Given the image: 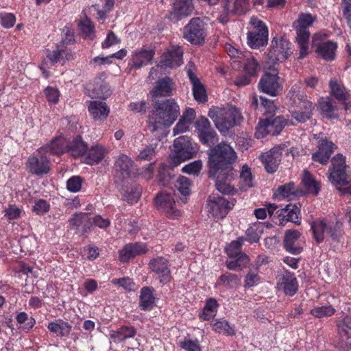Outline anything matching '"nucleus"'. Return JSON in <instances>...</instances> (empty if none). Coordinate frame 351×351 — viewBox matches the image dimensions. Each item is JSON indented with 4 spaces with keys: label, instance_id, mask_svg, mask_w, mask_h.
<instances>
[{
    "label": "nucleus",
    "instance_id": "c756f323",
    "mask_svg": "<svg viewBox=\"0 0 351 351\" xmlns=\"http://www.w3.org/2000/svg\"><path fill=\"white\" fill-rule=\"evenodd\" d=\"M147 251V247L143 243H135L126 245L119 252V259L121 262L126 263L130 258Z\"/></svg>",
    "mask_w": 351,
    "mask_h": 351
},
{
    "label": "nucleus",
    "instance_id": "f8f14e48",
    "mask_svg": "<svg viewBox=\"0 0 351 351\" xmlns=\"http://www.w3.org/2000/svg\"><path fill=\"white\" fill-rule=\"evenodd\" d=\"M287 123L288 120L282 116L261 119L256 128V132L255 134L257 138H263L267 134L276 136L280 133Z\"/></svg>",
    "mask_w": 351,
    "mask_h": 351
},
{
    "label": "nucleus",
    "instance_id": "4be33fe9",
    "mask_svg": "<svg viewBox=\"0 0 351 351\" xmlns=\"http://www.w3.org/2000/svg\"><path fill=\"white\" fill-rule=\"evenodd\" d=\"M176 89L175 83L172 79L165 77L159 79L154 88L150 91V95L153 98L169 97L173 95V90Z\"/></svg>",
    "mask_w": 351,
    "mask_h": 351
},
{
    "label": "nucleus",
    "instance_id": "c03bdc74",
    "mask_svg": "<svg viewBox=\"0 0 351 351\" xmlns=\"http://www.w3.org/2000/svg\"><path fill=\"white\" fill-rule=\"evenodd\" d=\"M302 182L306 192L313 195H317L319 191V184L315 181L313 176L306 170L303 172Z\"/></svg>",
    "mask_w": 351,
    "mask_h": 351
},
{
    "label": "nucleus",
    "instance_id": "5fc2aeb1",
    "mask_svg": "<svg viewBox=\"0 0 351 351\" xmlns=\"http://www.w3.org/2000/svg\"><path fill=\"white\" fill-rule=\"evenodd\" d=\"M277 193L282 197H289L291 195H298L302 194V191L299 192L295 189V183L293 182L280 186L277 189Z\"/></svg>",
    "mask_w": 351,
    "mask_h": 351
},
{
    "label": "nucleus",
    "instance_id": "0e129e2a",
    "mask_svg": "<svg viewBox=\"0 0 351 351\" xmlns=\"http://www.w3.org/2000/svg\"><path fill=\"white\" fill-rule=\"evenodd\" d=\"M202 167V162L201 160H195L189 165H185L182 168V171L189 174H195L198 173Z\"/></svg>",
    "mask_w": 351,
    "mask_h": 351
},
{
    "label": "nucleus",
    "instance_id": "9b49d317",
    "mask_svg": "<svg viewBox=\"0 0 351 351\" xmlns=\"http://www.w3.org/2000/svg\"><path fill=\"white\" fill-rule=\"evenodd\" d=\"M330 96L339 101V107H337L330 100V119H335L337 118L335 110H342L346 112L349 108L350 104L348 101L350 94L342 82L330 80Z\"/></svg>",
    "mask_w": 351,
    "mask_h": 351
},
{
    "label": "nucleus",
    "instance_id": "09e8293b",
    "mask_svg": "<svg viewBox=\"0 0 351 351\" xmlns=\"http://www.w3.org/2000/svg\"><path fill=\"white\" fill-rule=\"evenodd\" d=\"M136 334V330L132 326H122L112 335L114 341H122L128 338L133 337Z\"/></svg>",
    "mask_w": 351,
    "mask_h": 351
},
{
    "label": "nucleus",
    "instance_id": "e433bc0d",
    "mask_svg": "<svg viewBox=\"0 0 351 351\" xmlns=\"http://www.w3.org/2000/svg\"><path fill=\"white\" fill-rule=\"evenodd\" d=\"M312 160L322 165H326L329 160V142L326 138L319 141L318 150L312 155Z\"/></svg>",
    "mask_w": 351,
    "mask_h": 351
},
{
    "label": "nucleus",
    "instance_id": "423d86ee",
    "mask_svg": "<svg viewBox=\"0 0 351 351\" xmlns=\"http://www.w3.org/2000/svg\"><path fill=\"white\" fill-rule=\"evenodd\" d=\"M258 84V90L271 97H276L282 90L283 80L278 76V69L268 68Z\"/></svg>",
    "mask_w": 351,
    "mask_h": 351
},
{
    "label": "nucleus",
    "instance_id": "39448f33",
    "mask_svg": "<svg viewBox=\"0 0 351 351\" xmlns=\"http://www.w3.org/2000/svg\"><path fill=\"white\" fill-rule=\"evenodd\" d=\"M198 152L197 144L188 136H180L174 140L172 162H180L193 158Z\"/></svg>",
    "mask_w": 351,
    "mask_h": 351
},
{
    "label": "nucleus",
    "instance_id": "774afa93",
    "mask_svg": "<svg viewBox=\"0 0 351 351\" xmlns=\"http://www.w3.org/2000/svg\"><path fill=\"white\" fill-rule=\"evenodd\" d=\"M220 280L223 284H226L230 287L237 285L239 282V277L236 274L230 273H226L221 275Z\"/></svg>",
    "mask_w": 351,
    "mask_h": 351
},
{
    "label": "nucleus",
    "instance_id": "338daca9",
    "mask_svg": "<svg viewBox=\"0 0 351 351\" xmlns=\"http://www.w3.org/2000/svg\"><path fill=\"white\" fill-rule=\"evenodd\" d=\"M0 19L1 25L5 28L13 27L16 22L14 15L10 13H1Z\"/></svg>",
    "mask_w": 351,
    "mask_h": 351
},
{
    "label": "nucleus",
    "instance_id": "cd10ccee",
    "mask_svg": "<svg viewBox=\"0 0 351 351\" xmlns=\"http://www.w3.org/2000/svg\"><path fill=\"white\" fill-rule=\"evenodd\" d=\"M278 288L286 295H293L298 290V282L295 277L289 272L285 271L279 278Z\"/></svg>",
    "mask_w": 351,
    "mask_h": 351
},
{
    "label": "nucleus",
    "instance_id": "c85d7f7f",
    "mask_svg": "<svg viewBox=\"0 0 351 351\" xmlns=\"http://www.w3.org/2000/svg\"><path fill=\"white\" fill-rule=\"evenodd\" d=\"M38 154L39 156H33L29 158L30 172L38 176L47 174L49 171V160L43 154L39 153Z\"/></svg>",
    "mask_w": 351,
    "mask_h": 351
},
{
    "label": "nucleus",
    "instance_id": "37998d69",
    "mask_svg": "<svg viewBox=\"0 0 351 351\" xmlns=\"http://www.w3.org/2000/svg\"><path fill=\"white\" fill-rule=\"evenodd\" d=\"M104 149L102 147L96 145L88 151L84 162L88 165H95L101 161L104 157Z\"/></svg>",
    "mask_w": 351,
    "mask_h": 351
},
{
    "label": "nucleus",
    "instance_id": "e2e57ef3",
    "mask_svg": "<svg viewBox=\"0 0 351 351\" xmlns=\"http://www.w3.org/2000/svg\"><path fill=\"white\" fill-rule=\"evenodd\" d=\"M82 179L79 176L71 178L66 183V187L69 191L77 192L81 189Z\"/></svg>",
    "mask_w": 351,
    "mask_h": 351
},
{
    "label": "nucleus",
    "instance_id": "bb28decb",
    "mask_svg": "<svg viewBox=\"0 0 351 351\" xmlns=\"http://www.w3.org/2000/svg\"><path fill=\"white\" fill-rule=\"evenodd\" d=\"M88 110L95 121H101L108 117L110 108L106 103L100 101H90Z\"/></svg>",
    "mask_w": 351,
    "mask_h": 351
},
{
    "label": "nucleus",
    "instance_id": "f03ea898",
    "mask_svg": "<svg viewBox=\"0 0 351 351\" xmlns=\"http://www.w3.org/2000/svg\"><path fill=\"white\" fill-rule=\"evenodd\" d=\"M207 154L209 175L215 176L222 171H234L232 165L235 162L237 156L230 145L221 143L208 149Z\"/></svg>",
    "mask_w": 351,
    "mask_h": 351
},
{
    "label": "nucleus",
    "instance_id": "9d476101",
    "mask_svg": "<svg viewBox=\"0 0 351 351\" xmlns=\"http://www.w3.org/2000/svg\"><path fill=\"white\" fill-rule=\"evenodd\" d=\"M208 212L217 219H223L228 211L235 205L236 199L229 197L225 198L215 194H211L208 199Z\"/></svg>",
    "mask_w": 351,
    "mask_h": 351
},
{
    "label": "nucleus",
    "instance_id": "3c124183",
    "mask_svg": "<svg viewBox=\"0 0 351 351\" xmlns=\"http://www.w3.org/2000/svg\"><path fill=\"white\" fill-rule=\"evenodd\" d=\"M260 110L265 111V118L271 119L274 117L277 108L274 105V101L262 96H260Z\"/></svg>",
    "mask_w": 351,
    "mask_h": 351
},
{
    "label": "nucleus",
    "instance_id": "58836bf2",
    "mask_svg": "<svg viewBox=\"0 0 351 351\" xmlns=\"http://www.w3.org/2000/svg\"><path fill=\"white\" fill-rule=\"evenodd\" d=\"M175 187L182 195L180 198L181 204L187 202V197L191 194V182L189 178L184 176H179L176 179Z\"/></svg>",
    "mask_w": 351,
    "mask_h": 351
},
{
    "label": "nucleus",
    "instance_id": "ea45409f",
    "mask_svg": "<svg viewBox=\"0 0 351 351\" xmlns=\"http://www.w3.org/2000/svg\"><path fill=\"white\" fill-rule=\"evenodd\" d=\"M66 148L73 157L81 156L88 150L87 144L82 141L80 136H77L72 142L67 144Z\"/></svg>",
    "mask_w": 351,
    "mask_h": 351
},
{
    "label": "nucleus",
    "instance_id": "052dcab7",
    "mask_svg": "<svg viewBox=\"0 0 351 351\" xmlns=\"http://www.w3.org/2000/svg\"><path fill=\"white\" fill-rule=\"evenodd\" d=\"M243 238H239L237 240L232 241L226 248L228 255L230 256L241 254V253L239 250L243 245Z\"/></svg>",
    "mask_w": 351,
    "mask_h": 351
},
{
    "label": "nucleus",
    "instance_id": "6e6552de",
    "mask_svg": "<svg viewBox=\"0 0 351 351\" xmlns=\"http://www.w3.org/2000/svg\"><path fill=\"white\" fill-rule=\"evenodd\" d=\"M175 193L171 194L166 192H161L154 199L155 206L160 212L165 213L167 217L177 219L181 215L178 205L180 202H176Z\"/></svg>",
    "mask_w": 351,
    "mask_h": 351
},
{
    "label": "nucleus",
    "instance_id": "412c9836",
    "mask_svg": "<svg viewBox=\"0 0 351 351\" xmlns=\"http://www.w3.org/2000/svg\"><path fill=\"white\" fill-rule=\"evenodd\" d=\"M234 171H222L217 173L215 176L209 175L210 178H216V188L219 192L223 195H234L237 193L232 187L230 181L233 178Z\"/></svg>",
    "mask_w": 351,
    "mask_h": 351
},
{
    "label": "nucleus",
    "instance_id": "0eeeda50",
    "mask_svg": "<svg viewBox=\"0 0 351 351\" xmlns=\"http://www.w3.org/2000/svg\"><path fill=\"white\" fill-rule=\"evenodd\" d=\"M115 183L118 189H122L125 183L131 180L133 176L136 173V169L134 162L125 154L119 156L114 163Z\"/></svg>",
    "mask_w": 351,
    "mask_h": 351
},
{
    "label": "nucleus",
    "instance_id": "de8ad7c7",
    "mask_svg": "<svg viewBox=\"0 0 351 351\" xmlns=\"http://www.w3.org/2000/svg\"><path fill=\"white\" fill-rule=\"evenodd\" d=\"M327 227V223L324 220L315 221L311 223V230L313 238L317 243H319L324 241V231Z\"/></svg>",
    "mask_w": 351,
    "mask_h": 351
},
{
    "label": "nucleus",
    "instance_id": "4468645a",
    "mask_svg": "<svg viewBox=\"0 0 351 351\" xmlns=\"http://www.w3.org/2000/svg\"><path fill=\"white\" fill-rule=\"evenodd\" d=\"M337 337L335 342V348L339 351L351 350V316H346L336 323Z\"/></svg>",
    "mask_w": 351,
    "mask_h": 351
},
{
    "label": "nucleus",
    "instance_id": "c9c22d12",
    "mask_svg": "<svg viewBox=\"0 0 351 351\" xmlns=\"http://www.w3.org/2000/svg\"><path fill=\"white\" fill-rule=\"evenodd\" d=\"M66 145L64 138L56 137L51 141L50 144L40 147L38 152L40 154L50 152L52 154L59 155L64 152Z\"/></svg>",
    "mask_w": 351,
    "mask_h": 351
},
{
    "label": "nucleus",
    "instance_id": "a19ab883",
    "mask_svg": "<svg viewBox=\"0 0 351 351\" xmlns=\"http://www.w3.org/2000/svg\"><path fill=\"white\" fill-rule=\"evenodd\" d=\"M154 304L152 289L148 287H143L141 291L140 306L144 311L149 310Z\"/></svg>",
    "mask_w": 351,
    "mask_h": 351
},
{
    "label": "nucleus",
    "instance_id": "7c9ffc66",
    "mask_svg": "<svg viewBox=\"0 0 351 351\" xmlns=\"http://www.w3.org/2000/svg\"><path fill=\"white\" fill-rule=\"evenodd\" d=\"M187 74L193 84V95L194 99L199 103L204 104L206 102L207 95L204 85L200 82L199 78L191 71V69H188Z\"/></svg>",
    "mask_w": 351,
    "mask_h": 351
},
{
    "label": "nucleus",
    "instance_id": "2f4dec72",
    "mask_svg": "<svg viewBox=\"0 0 351 351\" xmlns=\"http://www.w3.org/2000/svg\"><path fill=\"white\" fill-rule=\"evenodd\" d=\"M247 44L252 49H260L265 47L268 41L267 28L262 29V32L252 31L247 34Z\"/></svg>",
    "mask_w": 351,
    "mask_h": 351
},
{
    "label": "nucleus",
    "instance_id": "7ed1b4c3",
    "mask_svg": "<svg viewBox=\"0 0 351 351\" xmlns=\"http://www.w3.org/2000/svg\"><path fill=\"white\" fill-rule=\"evenodd\" d=\"M208 115L221 132H226L235 125L239 124L242 119L239 110L234 107L230 108L213 107L210 109Z\"/></svg>",
    "mask_w": 351,
    "mask_h": 351
},
{
    "label": "nucleus",
    "instance_id": "4c0bfd02",
    "mask_svg": "<svg viewBox=\"0 0 351 351\" xmlns=\"http://www.w3.org/2000/svg\"><path fill=\"white\" fill-rule=\"evenodd\" d=\"M313 108L312 102H305L304 106L298 108V110H293L291 112V116L298 122L304 123L312 117Z\"/></svg>",
    "mask_w": 351,
    "mask_h": 351
},
{
    "label": "nucleus",
    "instance_id": "20e7f679",
    "mask_svg": "<svg viewBox=\"0 0 351 351\" xmlns=\"http://www.w3.org/2000/svg\"><path fill=\"white\" fill-rule=\"evenodd\" d=\"M315 16L308 13H302L298 19L293 23V27L297 32L296 41L300 47L299 59L308 54V43L310 32L308 27L315 21Z\"/></svg>",
    "mask_w": 351,
    "mask_h": 351
},
{
    "label": "nucleus",
    "instance_id": "49530a36",
    "mask_svg": "<svg viewBox=\"0 0 351 351\" xmlns=\"http://www.w3.org/2000/svg\"><path fill=\"white\" fill-rule=\"evenodd\" d=\"M230 258H234V261H228L227 267L232 270H241L249 263V258L245 254H237L236 256H230Z\"/></svg>",
    "mask_w": 351,
    "mask_h": 351
},
{
    "label": "nucleus",
    "instance_id": "864d4df0",
    "mask_svg": "<svg viewBox=\"0 0 351 351\" xmlns=\"http://www.w3.org/2000/svg\"><path fill=\"white\" fill-rule=\"evenodd\" d=\"M213 330L219 333H223L227 335H234V329L231 326L228 322L226 320L217 321L213 326Z\"/></svg>",
    "mask_w": 351,
    "mask_h": 351
},
{
    "label": "nucleus",
    "instance_id": "2eb2a0df",
    "mask_svg": "<svg viewBox=\"0 0 351 351\" xmlns=\"http://www.w3.org/2000/svg\"><path fill=\"white\" fill-rule=\"evenodd\" d=\"M291 53L290 43L287 40L284 38H281L280 40L276 38L272 39L268 53L269 60L272 64L287 60Z\"/></svg>",
    "mask_w": 351,
    "mask_h": 351
},
{
    "label": "nucleus",
    "instance_id": "72a5a7b5",
    "mask_svg": "<svg viewBox=\"0 0 351 351\" xmlns=\"http://www.w3.org/2000/svg\"><path fill=\"white\" fill-rule=\"evenodd\" d=\"M300 237V233L298 230H288L285 232L284 246L287 252L293 254H298L301 252L302 247L295 245Z\"/></svg>",
    "mask_w": 351,
    "mask_h": 351
},
{
    "label": "nucleus",
    "instance_id": "ddd939ff",
    "mask_svg": "<svg viewBox=\"0 0 351 351\" xmlns=\"http://www.w3.org/2000/svg\"><path fill=\"white\" fill-rule=\"evenodd\" d=\"M330 180L336 185L341 186L348 184V175L346 165V158L341 154H337L330 159Z\"/></svg>",
    "mask_w": 351,
    "mask_h": 351
},
{
    "label": "nucleus",
    "instance_id": "6e6d98bb",
    "mask_svg": "<svg viewBox=\"0 0 351 351\" xmlns=\"http://www.w3.org/2000/svg\"><path fill=\"white\" fill-rule=\"evenodd\" d=\"M263 231V227L261 224L249 228L246 230V237L247 240L250 243L258 242Z\"/></svg>",
    "mask_w": 351,
    "mask_h": 351
},
{
    "label": "nucleus",
    "instance_id": "79ce46f5",
    "mask_svg": "<svg viewBox=\"0 0 351 351\" xmlns=\"http://www.w3.org/2000/svg\"><path fill=\"white\" fill-rule=\"evenodd\" d=\"M154 51L152 50L143 49L136 53L133 56V66L136 69L141 68L143 65L148 64L153 58Z\"/></svg>",
    "mask_w": 351,
    "mask_h": 351
},
{
    "label": "nucleus",
    "instance_id": "393cba45",
    "mask_svg": "<svg viewBox=\"0 0 351 351\" xmlns=\"http://www.w3.org/2000/svg\"><path fill=\"white\" fill-rule=\"evenodd\" d=\"M312 47L318 56L329 60V36L327 34H315L312 38Z\"/></svg>",
    "mask_w": 351,
    "mask_h": 351
},
{
    "label": "nucleus",
    "instance_id": "6ab92c4d",
    "mask_svg": "<svg viewBox=\"0 0 351 351\" xmlns=\"http://www.w3.org/2000/svg\"><path fill=\"white\" fill-rule=\"evenodd\" d=\"M219 2L221 10L217 20L223 25L229 21L230 14H241L243 12L240 0H219Z\"/></svg>",
    "mask_w": 351,
    "mask_h": 351
},
{
    "label": "nucleus",
    "instance_id": "f704fd0d",
    "mask_svg": "<svg viewBox=\"0 0 351 351\" xmlns=\"http://www.w3.org/2000/svg\"><path fill=\"white\" fill-rule=\"evenodd\" d=\"M125 184V186L122 189H118L122 193L123 199L128 204H133L139 199L142 193V189L136 184L131 186L130 181H128Z\"/></svg>",
    "mask_w": 351,
    "mask_h": 351
},
{
    "label": "nucleus",
    "instance_id": "a18cd8bd",
    "mask_svg": "<svg viewBox=\"0 0 351 351\" xmlns=\"http://www.w3.org/2000/svg\"><path fill=\"white\" fill-rule=\"evenodd\" d=\"M175 180L172 168L168 166H161L158 171L159 182L165 186H170Z\"/></svg>",
    "mask_w": 351,
    "mask_h": 351
},
{
    "label": "nucleus",
    "instance_id": "a878e982",
    "mask_svg": "<svg viewBox=\"0 0 351 351\" xmlns=\"http://www.w3.org/2000/svg\"><path fill=\"white\" fill-rule=\"evenodd\" d=\"M151 269L159 275L160 282L165 284L169 282L170 269L168 267V261L163 257H158L152 259L149 263Z\"/></svg>",
    "mask_w": 351,
    "mask_h": 351
},
{
    "label": "nucleus",
    "instance_id": "680f3d73",
    "mask_svg": "<svg viewBox=\"0 0 351 351\" xmlns=\"http://www.w3.org/2000/svg\"><path fill=\"white\" fill-rule=\"evenodd\" d=\"M259 280L258 276V267L251 268L247 274L245 280V286L252 287Z\"/></svg>",
    "mask_w": 351,
    "mask_h": 351
},
{
    "label": "nucleus",
    "instance_id": "1a4fd4ad",
    "mask_svg": "<svg viewBox=\"0 0 351 351\" xmlns=\"http://www.w3.org/2000/svg\"><path fill=\"white\" fill-rule=\"evenodd\" d=\"M206 24L200 17L193 18L183 29V37L193 45L204 43Z\"/></svg>",
    "mask_w": 351,
    "mask_h": 351
},
{
    "label": "nucleus",
    "instance_id": "b1692460",
    "mask_svg": "<svg viewBox=\"0 0 351 351\" xmlns=\"http://www.w3.org/2000/svg\"><path fill=\"white\" fill-rule=\"evenodd\" d=\"M183 50L180 47H173L165 53L160 60L162 67L173 68L182 64Z\"/></svg>",
    "mask_w": 351,
    "mask_h": 351
},
{
    "label": "nucleus",
    "instance_id": "dca6fc26",
    "mask_svg": "<svg viewBox=\"0 0 351 351\" xmlns=\"http://www.w3.org/2000/svg\"><path fill=\"white\" fill-rule=\"evenodd\" d=\"M300 207L301 204H289L285 208L276 211L278 223L279 226H285L288 221L300 225Z\"/></svg>",
    "mask_w": 351,
    "mask_h": 351
},
{
    "label": "nucleus",
    "instance_id": "f257e3e1",
    "mask_svg": "<svg viewBox=\"0 0 351 351\" xmlns=\"http://www.w3.org/2000/svg\"><path fill=\"white\" fill-rule=\"evenodd\" d=\"M154 110L149 116L148 129L152 132L171 125L180 114V108L173 99L165 101L156 100Z\"/></svg>",
    "mask_w": 351,
    "mask_h": 351
},
{
    "label": "nucleus",
    "instance_id": "13d9d810",
    "mask_svg": "<svg viewBox=\"0 0 351 351\" xmlns=\"http://www.w3.org/2000/svg\"><path fill=\"white\" fill-rule=\"evenodd\" d=\"M241 179L243 180L242 187L245 189L250 188L253 186L252 175L250 169L247 166H243L241 173Z\"/></svg>",
    "mask_w": 351,
    "mask_h": 351
},
{
    "label": "nucleus",
    "instance_id": "8fccbe9b",
    "mask_svg": "<svg viewBox=\"0 0 351 351\" xmlns=\"http://www.w3.org/2000/svg\"><path fill=\"white\" fill-rule=\"evenodd\" d=\"M342 223L337 222L335 228L333 231L330 229V249L334 250L339 249L341 245V239L342 238Z\"/></svg>",
    "mask_w": 351,
    "mask_h": 351
},
{
    "label": "nucleus",
    "instance_id": "603ef678",
    "mask_svg": "<svg viewBox=\"0 0 351 351\" xmlns=\"http://www.w3.org/2000/svg\"><path fill=\"white\" fill-rule=\"evenodd\" d=\"M80 30L84 38L93 40L94 35V25L87 16L83 21H80L78 23Z\"/></svg>",
    "mask_w": 351,
    "mask_h": 351
},
{
    "label": "nucleus",
    "instance_id": "473e14b6",
    "mask_svg": "<svg viewBox=\"0 0 351 351\" xmlns=\"http://www.w3.org/2000/svg\"><path fill=\"white\" fill-rule=\"evenodd\" d=\"M289 104L292 107L300 108L304 106L305 102H311L306 99V95L298 84H294L288 93Z\"/></svg>",
    "mask_w": 351,
    "mask_h": 351
},
{
    "label": "nucleus",
    "instance_id": "5701e85b",
    "mask_svg": "<svg viewBox=\"0 0 351 351\" xmlns=\"http://www.w3.org/2000/svg\"><path fill=\"white\" fill-rule=\"evenodd\" d=\"M194 10L193 0H176L173 10L170 12L169 19L178 21L182 17L191 15Z\"/></svg>",
    "mask_w": 351,
    "mask_h": 351
},
{
    "label": "nucleus",
    "instance_id": "4d7b16f0",
    "mask_svg": "<svg viewBox=\"0 0 351 351\" xmlns=\"http://www.w3.org/2000/svg\"><path fill=\"white\" fill-rule=\"evenodd\" d=\"M259 70V64L254 58L247 59L243 64V71L247 75L254 77Z\"/></svg>",
    "mask_w": 351,
    "mask_h": 351
},
{
    "label": "nucleus",
    "instance_id": "f3484780",
    "mask_svg": "<svg viewBox=\"0 0 351 351\" xmlns=\"http://www.w3.org/2000/svg\"><path fill=\"white\" fill-rule=\"evenodd\" d=\"M200 141L207 146L212 147L217 141V134L211 128L209 121L204 117H201L195 123Z\"/></svg>",
    "mask_w": 351,
    "mask_h": 351
},
{
    "label": "nucleus",
    "instance_id": "bf43d9fd",
    "mask_svg": "<svg viewBox=\"0 0 351 351\" xmlns=\"http://www.w3.org/2000/svg\"><path fill=\"white\" fill-rule=\"evenodd\" d=\"M111 63L110 57H95L89 62V66L95 70H99L101 68L106 65Z\"/></svg>",
    "mask_w": 351,
    "mask_h": 351
},
{
    "label": "nucleus",
    "instance_id": "a211bd4d",
    "mask_svg": "<svg viewBox=\"0 0 351 351\" xmlns=\"http://www.w3.org/2000/svg\"><path fill=\"white\" fill-rule=\"evenodd\" d=\"M284 147H274L268 152L261 155L260 158L264 165L265 169L269 173H273L276 171L282 158ZM285 152L288 154V149Z\"/></svg>",
    "mask_w": 351,
    "mask_h": 351
},
{
    "label": "nucleus",
    "instance_id": "69168bd1",
    "mask_svg": "<svg viewBox=\"0 0 351 351\" xmlns=\"http://www.w3.org/2000/svg\"><path fill=\"white\" fill-rule=\"evenodd\" d=\"M317 109L324 117L329 119V97H322L319 99Z\"/></svg>",
    "mask_w": 351,
    "mask_h": 351
},
{
    "label": "nucleus",
    "instance_id": "aec40b11",
    "mask_svg": "<svg viewBox=\"0 0 351 351\" xmlns=\"http://www.w3.org/2000/svg\"><path fill=\"white\" fill-rule=\"evenodd\" d=\"M106 75L105 73H99L94 80L92 88L90 90V96L92 98L106 99L112 94L109 84L105 82Z\"/></svg>",
    "mask_w": 351,
    "mask_h": 351
}]
</instances>
